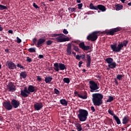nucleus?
I'll use <instances>...</instances> for the list:
<instances>
[{
  "instance_id": "1",
  "label": "nucleus",
  "mask_w": 131,
  "mask_h": 131,
  "mask_svg": "<svg viewBox=\"0 0 131 131\" xmlns=\"http://www.w3.org/2000/svg\"><path fill=\"white\" fill-rule=\"evenodd\" d=\"M104 96L102 94L94 93L92 94V102L94 106L100 107L103 104V98Z\"/></svg>"
},
{
  "instance_id": "2",
  "label": "nucleus",
  "mask_w": 131,
  "mask_h": 131,
  "mask_svg": "<svg viewBox=\"0 0 131 131\" xmlns=\"http://www.w3.org/2000/svg\"><path fill=\"white\" fill-rule=\"evenodd\" d=\"M88 116H89V112L85 110L80 109L78 111V114L77 117L81 122H83L88 119Z\"/></svg>"
},
{
  "instance_id": "3",
  "label": "nucleus",
  "mask_w": 131,
  "mask_h": 131,
  "mask_svg": "<svg viewBox=\"0 0 131 131\" xmlns=\"http://www.w3.org/2000/svg\"><path fill=\"white\" fill-rule=\"evenodd\" d=\"M60 35H62V36H64V35L63 34H52V37H56L55 38H52L53 40H55V41H57V42H64L65 41H69L70 40V39L69 37H67L66 38L62 37V36ZM57 36H58L57 37Z\"/></svg>"
},
{
  "instance_id": "4",
  "label": "nucleus",
  "mask_w": 131,
  "mask_h": 131,
  "mask_svg": "<svg viewBox=\"0 0 131 131\" xmlns=\"http://www.w3.org/2000/svg\"><path fill=\"white\" fill-rule=\"evenodd\" d=\"M110 48L113 52L115 53H120L123 49V45L121 42H119L118 45L115 43L110 45Z\"/></svg>"
},
{
  "instance_id": "5",
  "label": "nucleus",
  "mask_w": 131,
  "mask_h": 131,
  "mask_svg": "<svg viewBox=\"0 0 131 131\" xmlns=\"http://www.w3.org/2000/svg\"><path fill=\"white\" fill-rule=\"evenodd\" d=\"M89 87L90 89V92L91 93H94L95 92H98V90L100 89L98 83L94 80H90L89 82Z\"/></svg>"
},
{
  "instance_id": "6",
  "label": "nucleus",
  "mask_w": 131,
  "mask_h": 131,
  "mask_svg": "<svg viewBox=\"0 0 131 131\" xmlns=\"http://www.w3.org/2000/svg\"><path fill=\"white\" fill-rule=\"evenodd\" d=\"M101 34L100 31H95L92 34H89L87 37V39L88 40H91V41H95L98 39V35Z\"/></svg>"
},
{
  "instance_id": "7",
  "label": "nucleus",
  "mask_w": 131,
  "mask_h": 131,
  "mask_svg": "<svg viewBox=\"0 0 131 131\" xmlns=\"http://www.w3.org/2000/svg\"><path fill=\"white\" fill-rule=\"evenodd\" d=\"M54 70L56 72H59L60 70H66L67 68L64 63L56 62L54 63Z\"/></svg>"
},
{
  "instance_id": "8",
  "label": "nucleus",
  "mask_w": 131,
  "mask_h": 131,
  "mask_svg": "<svg viewBox=\"0 0 131 131\" xmlns=\"http://www.w3.org/2000/svg\"><path fill=\"white\" fill-rule=\"evenodd\" d=\"M7 68L10 70H14V69H17V66L15 63L13 62L12 61H7L6 64Z\"/></svg>"
},
{
  "instance_id": "9",
  "label": "nucleus",
  "mask_w": 131,
  "mask_h": 131,
  "mask_svg": "<svg viewBox=\"0 0 131 131\" xmlns=\"http://www.w3.org/2000/svg\"><path fill=\"white\" fill-rule=\"evenodd\" d=\"M121 30V29L119 27H117L116 28L112 29L110 30V31L107 32V35H114L116 32H119Z\"/></svg>"
},
{
  "instance_id": "10",
  "label": "nucleus",
  "mask_w": 131,
  "mask_h": 131,
  "mask_svg": "<svg viewBox=\"0 0 131 131\" xmlns=\"http://www.w3.org/2000/svg\"><path fill=\"white\" fill-rule=\"evenodd\" d=\"M3 107L6 109V110H12L13 109V106L10 101H5L3 103Z\"/></svg>"
},
{
  "instance_id": "11",
  "label": "nucleus",
  "mask_w": 131,
  "mask_h": 131,
  "mask_svg": "<svg viewBox=\"0 0 131 131\" xmlns=\"http://www.w3.org/2000/svg\"><path fill=\"white\" fill-rule=\"evenodd\" d=\"M79 48H80V49H82V50H83V51H89V50H91L92 48L91 47V46H86L84 45V42H80L79 44Z\"/></svg>"
},
{
  "instance_id": "12",
  "label": "nucleus",
  "mask_w": 131,
  "mask_h": 131,
  "mask_svg": "<svg viewBox=\"0 0 131 131\" xmlns=\"http://www.w3.org/2000/svg\"><path fill=\"white\" fill-rule=\"evenodd\" d=\"M11 104V105L13 106V108L16 109L20 106V101H19V100H16V99H12Z\"/></svg>"
},
{
  "instance_id": "13",
  "label": "nucleus",
  "mask_w": 131,
  "mask_h": 131,
  "mask_svg": "<svg viewBox=\"0 0 131 131\" xmlns=\"http://www.w3.org/2000/svg\"><path fill=\"white\" fill-rule=\"evenodd\" d=\"M8 90L9 92H15L16 91V86L14 85V83L12 82H10L7 85Z\"/></svg>"
},
{
  "instance_id": "14",
  "label": "nucleus",
  "mask_w": 131,
  "mask_h": 131,
  "mask_svg": "<svg viewBox=\"0 0 131 131\" xmlns=\"http://www.w3.org/2000/svg\"><path fill=\"white\" fill-rule=\"evenodd\" d=\"M43 107V105L41 102H37L34 104V108L36 111H39Z\"/></svg>"
},
{
  "instance_id": "15",
  "label": "nucleus",
  "mask_w": 131,
  "mask_h": 131,
  "mask_svg": "<svg viewBox=\"0 0 131 131\" xmlns=\"http://www.w3.org/2000/svg\"><path fill=\"white\" fill-rule=\"evenodd\" d=\"M78 97L81 99H83V100H85L88 99V93H86V91L81 92L80 93V95H78Z\"/></svg>"
},
{
  "instance_id": "16",
  "label": "nucleus",
  "mask_w": 131,
  "mask_h": 131,
  "mask_svg": "<svg viewBox=\"0 0 131 131\" xmlns=\"http://www.w3.org/2000/svg\"><path fill=\"white\" fill-rule=\"evenodd\" d=\"M28 91V90L27 89V87H25L24 90H21L20 91L21 96L24 97V98H27V97H28V94H26V92Z\"/></svg>"
},
{
  "instance_id": "17",
  "label": "nucleus",
  "mask_w": 131,
  "mask_h": 131,
  "mask_svg": "<svg viewBox=\"0 0 131 131\" xmlns=\"http://www.w3.org/2000/svg\"><path fill=\"white\" fill-rule=\"evenodd\" d=\"M86 59H87V63H86V67L90 68L91 67V63L92 62V59L91 58V55L89 54H86Z\"/></svg>"
},
{
  "instance_id": "18",
  "label": "nucleus",
  "mask_w": 131,
  "mask_h": 131,
  "mask_svg": "<svg viewBox=\"0 0 131 131\" xmlns=\"http://www.w3.org/2000/svg\"><path fill=\"white\" fill-rule=\"evenodd\" d=\"M45 41H46V39H43V38L39 39L37 42V47L39 48V47H41V46H42L43 43H45Z\"/></svg>"
},
{
  "instance_id": "19",
  "label": "nucleus",
  "mask_w": 131,
  "mask_h": 131,
  "mask_svg": "<svg viewBox=\"0 0 131 131\" xmlns=\"http://www.w3.org/2000/svg\"><path fill=\"white\" fill-rule=\"evenodd\" d=\"M28 90L29 91V92H31V93H34V92H36V91H37L36 87L32 85H29Z\"/></svg>"
},
{
  "instance_id": "20",
  "label": "nucleus",
  "mask_w": 131,
  "mask_h": 131,
  "mask_svg": "<svg viewBox=\"0 0 131 131\" xmlns=\"http://www.w3.org/2000/svg\"><path fill=\"white\" fill-rule=\"evenodd\" d=\"M101 11V12H105L106 11V7L104 5H98L97 6V9Z\"/></svg>"
},
{
  "instance_id": "21",
  "label": "nucleus",
  "mask_w": 131,
  "mask_h": 131,
  "mask_svg": "<svg viewBox=\"0 0 131 131\" xmlns=\"http://www.w3.org/2000/svg\"><path fill=\"white\" fill-rule=\"evenodd\" d=\"M129 121V118L127 116H125L122 119V123L123 124H126L128 123Z\"/></svg>"
},
{
  "instance_id": "22",
  "label": "nucleus",
  "mask_w": 131,
  "mask_h": 131,
  "mask_svg": "<svg viewBox=\"0 0 131 131\" xmlns=\"http://www.w3.org/2000/svg\"><path fill=\"white\" fill-rule=\"evenodd\" d=\"M67 53L69 56L71 55V43H69L67 46Z\"/></svg>"
},
{
  "instance_id": "23",
  "label": "nucleus",
  "mask_w": 131,
  "mask_h": 131,
  "mask_svg": "<svg viewBox=\"0 0 131 131\" xmlns=\"http://www.w3.org/2000/svg\"><path fill=\"white\" fill-rule=\"evenodd\" d=\"M60 103L62 106H67L68 105V101L66 99H60Z\"/></svg>"
},
{
  "instance_id": "24",
  "label": "nucleus",
  "mask_w": 131,
  "mask_h": 131,
  "mask_svg": "<svg viewBox=\"0 0 131 131\" xmlns=\"http://www.w3.org/2000/svg\"><path fill=\"white\" fill-rule=\"evenodd\" d=\"M20 77L21 79L22 78L25 79L26 77H27V73L26 72H21L20 74Z\"/></svg>"
},
{
  "instance_id": "25",
  "label": "nucleus",
  "mask_w": 131,
  "mask_h": 131,
  "mask_svg": "<svg viewBox=\"0 0 131 131\" xmlns=\"http://www.w3.org/2000/svg\"><path fill=\"white\" fill-rule=\"evenodd\" d=\"M113 118L115 119L116 122H117V124H121V121H120V119L117 116L114 115Z\"/></svg>"
},
{
  "instance_id": "26",
  "label": "nucleus",
  "mask_w": 131,
  "mask_h": 131,
  "mask_svg": "<svg viewBox=\"0 0 131 131\" xmlns=\"http://www.w3.org/2000/svg\"><path fill=\"white\" fill-rule=\"evenodd\" d=\"M108 67H110L111 69H114V68H116V62H113L111 63L108 64Z\"/></svg>"
},
{
  "instance_id": "27",
  "label": "nucleus",
  "mask_w": 131,
  "mask_h": 131,
  "mask_svg": "<svg viewBox=\"0 0 131 131\" xmlns=\"http://www.w3.org/2000/svg\"><path fill=\"white\" fill-rule=\"evenodd\" d=\"M115 8L116 11H120V10H122V9H123V6L121 4H118L115 5Z\"/></svg>"
},
{
  "instance_id": "28",
  "label": "nucleus",
  "mask_w": 131,
  "mask_h": 131,
  "mask_svg": "<svg viewBox=\"0 0 131 131\" xmlns=\"http://www.w3.org/2000/svg\"><path fill=\"white\" fill-rule=\"evenodd\" d=\"M75 126L78 131L82 130V127H81V124H79V123H77L75 125Z\"/></svg>"
},
{
  "instance_id": "29",
  "label": "nucleus",
  "mask_w": 131,
  "mask_h": 131,
  "mask_svg": "<svg viewBox=\"0 0 131 131\" xmlns=\"http://www.w3.org/2000/svg\"><path fill=\"white\" fill-rule=\"evenodd\" d=\"M53 80V78L50 77H47L45 78V82L46 83H50L51 81Z\"/></svg>"
},
{
  "instance_id": "30",
  "label": "nucleus",
  "mask_w": 131,
  "mask_h": 131,
  "mask_svg": "<svg viewBox=\"0 0 131 131\" xmlns=\"http://www.w3.org/2000/svg\"><path fill=\"white\" fill-rule=\"evenodd\" d=\"M105 62L107 63V64H111V63H113V58H107L105 59Z\"/></svg>"
},
{
  "instance_id": "31",
  "label": "nucleus",
  "mask_w": 131,
  "mask_h": 131,
  "mask_svg": "<svg viewBox=\"0 0 131 131\" xmlns=\"http://www.w3.org/2000/svg\"><path fill=\"white\" fill-rule=\"evenodd\" d=\"M128 42H129L128 40H125L121 42V43L122 44L123 47H125H125H127V45H128Z\"/></svg>"
},
{
  "instance_id": "32",
  "label": "nucleus",
  "mask_w": 131,
  "mask_h": 131,
  "mask_svg": "<svg viewBox=\"0 0 131 131\" xmlns=\"http://www.w3.org/2000/svg\"><path fill=\"white\" fill-rule=\"evenodd\" d=\"M124 77V75L118 74L117 75L116 78L118 80H122V78Z\"/></svg>"
},
{
  "instance_id": "33",
  "label": "nucleus",
  "mask_w": 131,
  "mask_h": 131,
  "mask_svg": "<svg viewBox=\"0 0 131 131\" xmlns=\"http://www.w3.org/2000/svg\"><path fill=\"white\" fill-rule=\"evenodd\" d=\"M28 52L29 53H36V48H31L28 49Z\"/></svg>"
},
{
  "instance_id": "34",
  "label": "nucleus",
  "mask_w": 131,
  "mask_h": 131,
  "mask_svg": "<svg viewBox=\"0 0 131 131\" xmlns=\"http://www.w3.org/2000/svg\"><path fill=\"white\" fill-rule=\"evenodd\" d=\"M4 10H8V6L0 4V11H4Z\"/></svg>"
},
{
  "instance_id": "35",
  "label": "nucleus",
  "mask_w": 131,
  "mask_h": 131,
  "mask_svg": "<svg viewBox=\"0 0 131 131\" xmlns=\"http://www.w3.org/2000/svg\"><path fill=\"white\" fill-rule=\"evenodd\" d=\"M114 100V98L113 96H108V99L106 100L107 103H110Z\"/></svg>"
},
{
  "instance_id": "36",
  "label": "nucleus",
  "mask_w": 131,
  "mask_h": 131,
  "mask_svg": "<svg viewBox=\"0 0 131 131\" xmlns=\"http://www.w3.org/2000/svg\"><path fill=\"white\" fill-rule=\"evenodd\" d=\"M90 8L91 10H97V6H94L93 3H91L90 4Z\"/></svg>"
},
{
  "instance_id": "37",
  "label": "nucleus",
  "mask_w": 131,
  "mask_h": 131,
  "mask_svg": "<svg viewBox=\"0 0 131 131\" xmlns=\"http://www.w3.org/2000/svg\"><path fill=\"white\" fill-rule=\"evenodd\" d=\"M63 81L65 83H70V79L69 78H64L63 79Z\"/></svg>"
},
{
  "instance_id": "38",
  "label": "nucleus",
  "mask_w": 131,
  "mask_h": 131,
  "mask_svg": "<svg viewBox=\"0 0 131 131\" xmlns=\"http://www.w3.org/2000/svg\"><path fill=\"white\" fill-rule=\"evenodd\" d=\"M71 10V12H72V13H73V12H75V11H76V8H68V10L70 11Z\"/></svg>"
},
{
  "instance_id": "39",
  "label": "nucleus",
  "mask_w": 131,
  "mask_h": 131,
  "mask_svg": "<svg viewBox=\"0 0 131 131\" xmlns=\"http://www.w3.org/2000/svg\"><path fill=\"white\" fill-rule=\"evenodd\" d=\"M108 112L109 113V114H110V115H112V116H114V115H115L114 114V112L113 111H112L111 110L108 109Z\"/></svg>"
},
{
  "instance_id": "40",
  "label": "nucleus",
  "mask_w": 131,
  "mask_h": 131,
  "mask_svg": "<svg viewBox=\"0 0 131 131\" xmlns=\"http://www.w3.org/2000/svg\"><path fill=\"white\" fill-rule=\"evenodd\" d=\"M82 59V60H83V61H85V55L84 54H82L81 55H80V59Z\"/></svg>"
},
{
  "instance_id": "41",
  "label": "nucleus",
  "mask_w": 131,
  "mask_h": 131,
  "mask_svg": "<svg viewBox=\"0 0 131 131\" xmlns=\"http://www.w3.org/2000/svg\"><path fill=\"white\" fill-rule=\"evenodd\" d=\"M54 93L56 95H60V91L56 88L54 89Z\"/></svg>"
},
{
  "instance_id": "42",
  "label": "nucleus",
  "mask_w": 131,
  "mask_h": 131,
  "mask_svg": "<svg viewBox=\"0 0 131 131\" xmlns=\"http://www.w3.org/2000/svg\"><path fill=\"white\" fill-rule=\"evenodd\" d=\"M73 50L76 52H79V48L77 46H74Z\"/></svg>"
},
{
  "instance_id": "43",
  "label": "nucleus",
  "mask_w": 131,
  "mask_h": 131,
  "mask_svg": "<svg viewBox=\"0 0 131 131\" xmlns=\"http://www.w3.org/2000/svg\"><path fill=\"white\" fill-rule=\"evenodd\" d=\"M26 61L28 63H30L31 62H32V59H31L30 57L28 56V57H27Z\"/></svg>"
},
{
  "instance_id": "44",
  "label": "nucleus",
  "mask_w": 131,
  "mask_h": 131,
  "mask_svg": "<svg viewBox=\"0 0 131 131\" xmlns=\"http://www.w3.org/2000/svg\"><path fill=\"white\" fill-rule=\"evenodd\" d=\"M16 42H17V43H21V42H22V40H21V39H20L18 37H17Z\"/></svg>"
},
{
  "instance_id": "45",
  "label": "nucleus",
  "mask_w": 131,
  "mask_h": 131,
  "mask_svg": "<svg viewBox=\"0 0 131 131\" xmlns=\"http://www.w3.org/2000/svg\"><path fill=\"white\" fill-rule=\"evenodd\" d=\"M46 43L47 46H51V45L53 43V41H51V40H49L47 41H46Z\"/></svg>"
},
{
  "instance_id": "46",
  "label": "nucleus",
  "mask_w": 131,
  "mask_h": 131,
  "mask_svg": "<svg viewBox=\"0 0 131 131\" xmlns=\"http://www.w3.org/2000/svg\"><path fill=\"white\" fill-rule=\"evenodd\" d=\"M17 67H18V68H20V69H25L24 67L20 63H17Z\"/></svg>"
},
{
  "instance_id": "47",
  "label": "nucleus",
  "mask_w": 131,
  "mask_h": 131,
  "mask_svg": "<svg viewBox=\"0 0 131 131\" xmlns=\"http://www.w3.org/2000/svg\"><path fill=\"white\" fill-rule=\"evenodd\" d=\"M82 6H83L82 3L78 4V9H79V10H81V9L82 8Z\"/></svg>"
},
{
  "instance_id": "48",
  "label": "nucleus",
  "mask_w": 131,
  "mask_h": 131,
  "mask_svg": "<svg viewBox=\"0 0 131 131\" xmlns=\"http://www.w3.org/2000/svg\"><path fill=\"white\" fill-rule=\"evenodd\" d=\"M33 6L34 8H35V9H39V7L38 6H37V5H36V4H35V3H33Z\"/></svg>"
},
{
  "instance_id": "49",
  "label": "nucleus",
  "mask_w": 131,
  "mask_h": 131,
  "mask_svg": "<svg viewBox=\"0 0 131 131\" xmlns=\"http://www.w3.org/2000/svg\"><path fill=\"white\" fill-rule=\"evenodd\" d=\"M36 77H37V80L38 81H42V79L41 78V77H40V76H36Z\"/></svg>"
},
{
  "instance_id": "50",
  "label": "nucleus",
  "mask_w": 131,
  "mask_h": 131,
  "mask_svg": "<svg viewBox=\"0 0 131 131\" xmlns=\"http://www.w3.org/2000/svg\"><path fill=\"white\" fill-rule=\"evenodd\" d=\"M76 60H78L79 61H80V55H77L76 56Z\"/></svg>"
},
{
  "instance_id": "51",
  "label": "nucleus",
  "mask_w": 131,
  "mask_h": 131,
  "mask_svg": "<svg viewBox=\"0 0 131 131\" xmlns=\"http://www.w3.org/2000/svg\"><path fill=\"white\" fill-rule=\"evenodd\" d=\"M92 14H94V11H88L85 13L86 15H91Z\"/></svg>"
},
{
  "instance_id": "52",
  "label": "nucleus",
  "mask_w": 131,
  "mask_h": 131,
  "mask_svg": "<svg viewBox=\"0 0 131 131\" xmlns=\"http://www.w3.org/2000/svg\"><path fill=\"white\" fill-rule=\"evenodd\" d=\"M63 33H64V34H68V32L67 31V30L64 29L63 30Z\"/></svg>"
},
{
  "instance_id": "53",
  "label": "nucleus",
  "mask_w": 131,
  "mask_h": 131,
  "mask_svg": "<svg viewBox=\"0 0 131 131\" xmlns=\"http://www.w3.org/2000/svg\"><path fill=\"white\" fill-rule=\"evenodd\" d=\"M74 95L76 96V97L77 96H78V95H80V94H79V93H78V92H77V91H75V92H74Z\"/></svg>"
},
{
  "instance_id": "54",
  "label": "nucleus",
  "mask_w": 131,
  "mask_h": 131,
  "mask_svg": "<svg viewBox=\"0 0 131 131\" xmlns=\"http://www.w3.org/2000/svg\"><path fill=\"white\" fill-rule=\"evenodd\" d=\"M37 41V39L36 38H34L32 40V42H34V43H36Z\"/></svg>"
},
{
  "instance_id": "55",
  "label": "nucleus",
  "mask_w": 131,
  "mask_h": 131,
  "mask_svg": "<svg viewBox=\"0 0 131 131\" xmlns=\"http://www.w3.org/2000/svg\"><path fill=\"white\" fill-rule=\"evenodd\" d=\"M91 110L93 112H96V109H95V107L91 106Z\"/></svg>"
},
{
  "instance_id": "56",
  "label": "nucleus",
  "mask_w": 131,
  "mask_h": 131,
  "mask_svg": "<svg viewBox=\"0 0 131 131\" xmlns=\"http://www.w3.org/2000/svg\"><path fill=\"white\" fill-rule=\"evenodd\" d=\"M38 58H39V59H42L43 58V55L40 54V55H39Z\"/></svg>"
},
{
  "instance_id": "57",
  "label": "nucleus",
  "mask_w": 131,
  "mask_h": 131,
  "mask_svg": "<svg viewBox=\"0 0 131 131\" xmlns=\"http://www.w3.org/2000/svg\"><path fill=\"white\" fill-rule=\"evenodd\" d=\"M8 32H9V33H10L11 34H13V30H9L8 31Z\"/></svg>"
},
{
  "instance_id": "58",
  "label": "nucleus",
  "mask_w": 131,
  "mask_h": 131,
  "mask_svg": "<svg viewBox=\"0 0 131 131\" xmlns=\"http://www.w3.org/2000/svg\"><path fill=\"white\" fill-rule=\"evenodd\" d=\"M30 93H31V92L29 91H27L26 92V94H27V95H29L30 94Z\"/></svg>"
},
{
  "instance_id": "59",
  "label": "nucleus",
  "mask_w": 131,
  "mask_h": 131,
  "mask_svg": "<svg viewBox=\"0 0 131 131\" xmlns=\"http://www.w3.org/2000/svg\"><path fill=\"white\" fill-rule=\"evenodd\" d=\"M115 82L116 85H118V82L117 81V80H116V79H115Z\"/></svg>"
},
{
  "instance_id": "60",
  "label": "nucleus",
  "mask_w": 131,
  "mask_h": 131,
  "mask_svg": "<svg viewBox=\"0 0 131 131\" xmlns=\"http://www.w3.org/2000/svg\"><path fill=\"white\" fill-rule=\"evenodd\" d=\"M4 28L2 27V25H0V31H3Z\"/></svg>"
},
{
  "instance_id": "61",
  "label": "nucleus",
  "mask_w": 131,
  "mask_h": 131,
  "mask_svg": "<svg viewBox=\"0 0 131 131\" xmlns=\"http://www.w3.org/2000/svg\"><path fill=\"white\" fill-rule=\"evenodd\" d=\"M35 45V46H36V47H37V45L33 42H32V43L31 44V46H34Z\"/></svg>"
},
{
  "instance_id": "62",
  "label": "nucleus",
  "mask_w": 131,
  "mask_h": 131,
  "mask_svg": "<svg viewBox=\"0 0 131 131\" xmlns=\"http://www.w3.org/2000/svg\"><path fill=\"white\" fill-rule=\"evenodd\" d=\"M77 1V2L78 3V4H80L81 3V0H76Z\"/></svg>"
},
{
  "instance_id": "63",
  "label": "nucleus",
  "mask_w": 131,
  "mask_h": 131,
  "mask_svg": "<svg viewBox=\"0 0 131 131\" xmlns=\"http://www.w3.org/2000/svg\"><path fill=\"white\" fill-rule=\"evenodd\" d=\"M83 62H82V61H80L79 62V64H80V65H81V64H83Z\"/></svg>"
},
{
  "instance_id": "64",
  "label": "nucleus",
  "mask_w": 131,
  "mask_h": 131,
  "mask_svg": "<svg viewBox=\"0 0 131 131\" xmlns=\"http://www.w3.org/2000/svg\"><path fill=\"white\" fill-rule=\"evenodd\" d=\"M5 52H6V53H8L9 52V49H7L5 50Z\"/></svg>"
}]
</instances>
